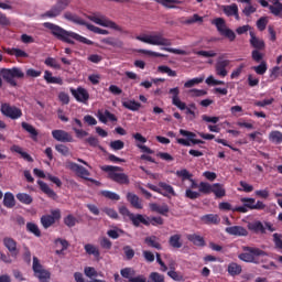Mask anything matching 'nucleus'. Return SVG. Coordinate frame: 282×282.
<instances>
[{"label":"nucleus","instance_id":"nucleus-1","mask_svg":"<svg viewBox=\"0 0 282 282\" xmlns=\"http://www.w3.org/2000/svg\"><path fill=\"white\" fill-rule=\"evenodd\" d=\"M44 28L51 31V34L57 39V41H62V43H68V45H75L74 41L78 43H84V45H94V41L74 32L67 31L62 26H58L52 22H45Z\"/></svg>","mask_w":282,"mask_h":282},{"label":"nucleus","instance_id":"nucleus-2","mask_svg":"<svg viewBox=\"0 0 282 282\" xmlns=\"http://www.w3.org/2000/svg\"><path fill=\"white\" fill-rule=\"evenodd\" d=\"M104 173H108V180L116 182V184L127 185L131 183L129 175L122 173V167L113 165H104L100 167Z\"/></svg>","mask_w":282,"mask_h":282},{"label":"nucleus","instance_id":"nucleus-3","mask_svg":"<svg viewBox=\"0 0 282 282\" xmlns=\"http://www.w3.org/2000/svg\"><path fill=\"white\" fill-rule=\"evenodd\" d=\"M87 19H89V21H93V23H96V25H101L102 28H109L110 30L120 32V34H129L128 30H124L122 26L118 25L116 22L107 19V17L100 13H93L90 15H87Z\"/></svg>","mask_w":282,"mask_h":282},{"label":"nucleus","instance_id":"nucleus-4","mask_svg":"<svg viewBox=\"0 0 282 282\" xmlns=\"http://www.w3.org/2000/svg\"><path fill=\"white\" fill-rule=\"evenodd\" d=\"M64 19H66V21H70V23H75L76 25H85V28H87V30H89L90 32H94L95 34H102V35L109 34V31H107L105 29H100L94 24H90L89 22H86L80 17H78L76 13L66 11L64 13Z\"/></svg>","mask_w":282,"mask_h":282},{"label":"nucleus","instance_id":"nucleus-5","mask_svg":"<svg viewBox=\"0 0 282 282\" xmlns=\"http://www.w3.org/2000/svg\"><path fill=\"white\" fill-rule=\"evenodd\" d=\"M243 252L238 256L240 261H245V263H259V259L257 257H267L268 253L259 248L254 247H242Z\"/></svg>","mask_w":282,"mask_h":282},{"label":"nucleus","instance_id":"nucleus-6","mask_svg":"<svg viewBox=\"0 0 282 282\" xmlns=\"http://www.w3.org/2000/svg\"><path fill=\"white\" fill-rule=\"evenodd\" d=\"M135 39L137 41L147 43L148 45H161L163 47H171V45H173V42L170 39L164 37L162 33H154L152 35H139Z\"/></svg>","mask_w":282,"mask_h":282},{"label":"nucleus","instance_id":"nucleus-7","mask_svg":"<svg viewBox=\"0 0 282 282\" xmlns=\"http://www.w3.org/2000/svg\"><path fill=\"white\" fill-rule=\"evenodd\" d=\"M0 76H2L3 80L11 85V87H17V80L14 78H25V73L19 67L12 68H2L0 70Z\"/></svg>","mask_w":282,"mask_h":282},{"label":"nucleus","instance_id":"nucleus-8","mask_svg":"<svg viewBox=\"0 0 282 282\" xmlns=\"http://www.w3.org/2000/svg\"><path fill=\"white\" fill-rule=\"evenodd\" d=\"M212 23L216 26L217 32H219L220 36L228 39L230 43H234V41L237 40V33H235L232 29L228 28L224 18H216L215 20H213Z\"/></svg>","mask_w":282,"mask_h":282},{"label":"nucleus","instance_id":"nucleus-9","mask_svg":"<svg viewBox=\"0 0 282 282\" xmlns=\"http://www.w3.org/2000/svg\"><path fill=\"white\" fill-rule=\"evenodd\" d=\"M0 113H2L4 118H10V120H19V118L23 117V110L17 106L10 105L9 102L1 104Z\"/></svg>","mask_w":282,"mask_h":282},{"label":"nucleus","instance_id":"nucleus-10","mask_svg":"<svg viewBox=\"0 0 282 282\" xmlns=\"http://www.w3.org/2000/svg\"><path fill=\"white\" fill-rule=\"evenodd\" d=\"M70 3L72 0H57L56 3L44 13V17L47 19H56V17H61V14H63L64 10L69 8Z\"/></svg>","mask_w":282,"mask_h":282},{"label":"nucleus","instance_id":"nucleus-11","mask_svg":"<svg viewBox=\"0 0 282 282\" xmlns=\"http://www.w3.org/2000/svg\"><path fill=\"white\" fill-rule=\"evenodd\" d=\"M32 270L34 272V276L41 282L50 281V279H52V273L41 264V261L36 257H33Z\"/></svg>","mask_w":282,"mask_h":282},{"label":"nucleus","instance_id":"nucleus-12","mask_svg":"<svg viewBox=\"0 0 282 282\" xmlns=\"http://www.w3.org/2000/svg\"><path fill=\"white\" fill-rule=\"evenodd\" d=\"M61 217H62L61 209L56 208V209H52L51 214L43 215L40 218V221L43 228L47 230V228H52V226H54L56 221H61Z\"/></svg>","mask_w":282,"mask_h":282},{"label":"nucleus","instance_id":"nucleus-13","mask_svg":"<svg viewBox=\"0 0 282 282\" xmlns=\"http://www.w3.org/2000/svg\"><path fill=\"white\" fill-rule=\"evenodd\" d=\"M180 134L183 135L186 139H176L177 144H182L183 147H191L192 144H204L205 142L199 140V139H195L197 138V134H195V132H191L184 129L180 130Z\"/></svg>","mask_w":282,"mask_h":282},{"label":"nucleus","instance_id":"nucleus-14","mask_svg":"<svg viewBox=\"0 0 282 282\" xmlns=\"http://www.w3.org/2000/svg\"><path fill=\"white\" fill-rule=\"evenodd\" d=\"M66 169H69V171H73V173H76L78 177H82V180H89V171L85 169L83 165H79L77 163H74L72 161L66 162Z\"/></svg>","mask_w":282,"mask_h":282},{"label":"nucleus","instance_id":"nucleus-15","mask_svg":"<svg viewBox=\"0 0 282 282\" xmlns=\"http://www.w3.org/2000/svg\"><path fill=\"white\" fill-rule=\"evenodd\" d=\"M70 94L77 100V102H83L84 105H87L89 101V91L83 87L70 88Z\"/></svg>","mask_w":282,"mask_h":282},{"label":"nucleus","instance_id":"nucleus-16","mask_svg":"<svg viewBox=\"0 0 282 282\" xmlns=\"http://www.w3.org/2000/svg\"><path fill=\"white\" fill-rule=\"evenodd\" d=\"M3 246L4 248H7V250L10 252L13 259H17V257H19L20 251H19V247H17L18 246L17 240H14L11 237H4Z\"/></svg>","mask_w":282,"mask_h":282},{"label":"nucleus","instance_id":"nucleus-17","mask_svg":"<svg viewBox=\"0 0 282 282\" xmlns=\"http://www.w3.org/2000/svg\"><path fill=\"white\" fill-rule=\"evenodd\" d=\"M52 135L57 142H74V137L65 130H53Z\"/></svg>","mask_w":282,"mask_h":282},{"label":"nucleus","instance_id":"nucleus-18","mask_svg":"<svg viewBox=\"0 0 282 282\" xmlns=\"http://www.w3.org/2000/svg\"><path fill=\"white\" fill-rule=\"evenodd\" d=\"M230 66V59H218L216 63V74L220 78H226L228 76L227 67Z\"/></svg>","mask_w":282,"mask_h":282},{"label":"nucleus","instance_id":"nucleus-19","mask_svg":"<svg viewBox=\"0 0 282 282\" xmlns=\"http://www.w3.org/2000/svg\"><path fill=\"white\" fill-rule=\"evenodd\" d=\"M227 235H231L232 237H248V229L242 226H231L225 229Z\"/></svg>","mask_w":282,"mask_h":282},{"label":"nucleus","instance_id":"nucleus-20","mask_svg":"<svg viewBox=\"0 0 282 282\" xmlns=\"http://www.w3.org/2000/svg\"><path fill=\"white\" fill-rule=\"evenodd\" d=\"M249 36H250L249 43L251 47H253L254 50H265V41L257 37V34L254 33V31H250Z\"/></svg>","mask_w":282,"mask_h":282},{"label":"nucleus","instance_id":"nucleus-21","mask_svg":"<svg viewBox=\"0 0 282 282\" xmlns=\"http://www.w3.org/2000/svg\"><path fill=\"white\" fill-rule=\"evenodd\" d=\"M150 210L152 213H158L159 215H162L163 217H169V212L171 210L166 203H163L162 205L158 203H151L150 205Z\"/></svg>","mask_w":282,"mask_h":282},{"label":"nucleus","instance_id":"nucleus-22","mask_svg":"<svg viewBox=\"0 0 282 282\" xmlns=\"http://www.w3.org/2000/svg\"><path fill=\"white\" fill-rule=\"evenodd\" d=\"M200 221L207 226H219V224H221V218L217 214H206L200 217Z\"/></svg>","mask_w":282,"mask_h":282},{"label":"nucleus","instance_id":"nucleus-23","mask_svg":"<svg viewBox=\"0 0 282 282\" xmlns=\"http://www.w3.org/2000/svg\"><path fill=\"white\" fill-rule=\"evenodd\" d=\"M130 221L135 228H140V224H143V226H151V223H149V217H144L142 214H132Z\"/></svg>","mask_w":282,"mask_h":282},{"label":"nucleus","instance_id":"nucleus-24","mask_svg":"<svg viewBox=\"0 0 282 282\" xmlns=\"http://www.w3.org/2000/svg\"><path fill=\"white\" fill-rule=\"evenodd\" d=\"M221 10L226 17H235L239 21V7L236 3L223 6Z\"/></svg>","mask_w":282,"mask_h":282},{"label":"nucleus","instance_id":"nucleus-25","mask_svg":"<svg viewBox=\"0 0 282 282\" xmlns=\"http://www.w3.org/2000/svg\"><path fill=\"white\" fill-rule=\"evenodd\" d=\"M240 202L243 204V206L235 207L234 212H237V213H248V208H250V206H254L257 199L248 198V197H242L240 199Z\"/></svg>","mask_w":282,"mask_h":282},{"label":"nucleus","instance_id":"nucleus-26","mask_svg":"<svg viewBox=\"0 0 282 282\" xmlns=\"http://www.w3.org/2000/svg\"><path fill=\"white\" fill-rule=\"evenodd\" d=\"M127 200L132 206V208H135L137 210H142V200H140V197L138 195L128 192Z\"/></svg>","mask_w":282,"mask_h":282},{"label":"nucleus","instance_id":"nucleus-27","mask_svg":"<svg viewBox=\"0 0 282 282\" xmlns=\"http://www.w3.org/2000/svg\"><path fill=\"white\" fill-rule=\"evenodd\" d=\"M37 184H39L42 193L47 195V197H50L51 199H58V195L56 194V192H54V189H52L50 187V185H47V183H45L43 181H37Z\"/></svg>","mask_w":282,"mask_h":282},{"label":"nucleus","instance_id":"nucleus-28","mask_svg":"<svg viewBox=\"0 0 282 282\" xmlns=\"http://www.w3.org/2000/svg\"><path fill=\"white\" fill-rule=\"evenodd\" d=\"M187 240L191 241L194 246H197L198 248H204L206 246V240L204 237L197 235V234H189L187 235Z\"/></svg>","mask_w":282,"mask_h":282},{"label":"nucleus","instance_id":"nucleus-29","mask_svg":"<svg viewBox=\"0 0 282 282\" xmlns=\"http://www.w3.org/2000/svg\"><path fill=\"white\" fill-rule=\"evenodd\" d=\"M21 127L23 130L26 131V133L30 134V138H32L34 140V142H36V140H39V130H36V128H34V126L23 121L21 123Z\"/></svg>","mask_w":282,"mask_h":282},{"label":"nucleus","instance_id":"nucleus-30","mask_svg":"<svg viewBox=\"0 0 282 282\" xmlns=\"http://www.w3.org/2000/svg\"><path fill=\"white\" fill-rule=\"evenodd\" d=\"M248 229L251 230V232L265 235V227L263 226V223L261 220H256L253 223L248 224Z\"/></svg>","mask_w":282,"mask_h":282},{"label":"nucleus","instance_id":"nucleus-31","mask_svg":"<svg viewBox=\"0 0 282 282\" xmlns=\"http://www.w3.org/2000/svg\"><path fill=\"white\" fill-rule=\"evenodd\" d=\"M11 153H18L19 155H21V158H23V160H26V162H34V159H32V155L28 154V152H23V148H21L18 144H13L10 148Z\"/></svg>","mask_w":282,"mask_h":282},{"label":"nucleus","instance_id":"nucleus-32","mask_svg":"<svg viewBox=\"0 0 282 282\" xmlns=\"http://www.w3.org/2000/svg\"><path fill=\"white\" fill-rule=\"evenodd\" d=\"M169 245L171 246V248H174L175 250H180V248L184 246V242H182V235L180 234L172 235L169 239Z\"/></svg>","mask_w":282,"mask_h":282},{"label":"nucleus","instance_id":"nucleus-33","mask_svg":"<svg viewBox=\"0 0 282 282\" xmlns=\"http://www.w3.org/2000/svg\"><path fill=\"white\" fill-rule=\"evenodd\" d=\"M101 43H104L105 45H110L111 47H118L119 50H122V47H124V42L116 37H104L101 40Z\"/></svg>","mask_w":282,"mask_h":282},{"label":"nucleus","instance_id":"nucleus-34","mask_svg":"<svg viewBox=\"0 0 282 282\" xmlns=\"http://www.w3.org/2000/svg\"><path fill=\"white\" fill-rule=\"evenodd\" d=\"M269 10L273 17H279L282 19V3L281 0H273V6H269Z\"/></svg>","mask_w":282,"mask_h":282},{"label":"nucleus","instance_id":"nucleus-35","mask_svg":"<svg viewBox=\"0 0 282 282\" xmlns=\"http://www.w3.org/2000/svg\"><path fill=\"white\" fill-rule=\"evenodd\" d=\"M44 80L47 85H63V78L54 77L50 70L44 72Z\"/></svg>","mask_w":282,"mask_h":282},{"label":"nucleus","instance_id":"nucleus-36","mask_svg":"<svg viewBox=\"0 0 282 282\" xmlns=\"http://www.w3.org/2000/svg\"><path fill=\"white\" fill-rule=\"evenodd\" d=\"M4 52L6 54H9V56H15V58H28V56H30L21 48H4Z\"/></svg>","mask_w":282,"mask_h":282},{"label":"nucleus","instance_id":"nucleus-37","mask_svg":"<svg viewBox=\"0 0 282 282\" xmlns=\"http://www.w3.org/2000/svg\"><path fill=\"white\" fill-rule=\"evenodd\" d=\"M99 120L104 124H107V120H110V122H118V117H116V115L111 113L109 110H105L104 113H99Z\"/></svg>","mask_w":282,"mask_h":282},{"label":"nucleus","instance_id":"nucleus-38","mask_svg":"<svg viewBox=\"0 0 282 282\" xmlns=\"http://www.w3.org/2000/svg\"><path fill=\"white\" fill-rule=\"evenodd\" d=\"M212 193H214V195L219 199H221V197H226V189L224 188V185L219 183L212 185Z\"/></svg>","mask_w":282,"mask_h":282},{"label":"nucleus","instance_id":"nucleus-39","mask_svg":"<svg viewBox=\"0 0 282 282\" xmlns=\"http://www.w3.org/2000/svg\"><path fill=\"white\" fill-rule=\"evenodd\" d=\"M122 279H126L127 282H131V279L135 276V269L127 267L120 270Z\"/></svg>","mask_w":282,"mask_h":282},{"label":"nucleus","instance_id":"nucleus-40","mask_svg":"<svg viewBox=\"0 0 282 282\" xmlns=\"http://www.w3.org/2000/svg\"><path fill=\"white\" fill-rule=\"evenodd\" d=\"M3 206H6V208H14V206H17V200L14 199V194H12L10 192H7L4 194Z\"/></svg>","mask_w":282,"mask_h":282},{"label":"nucleus","instance_id":"nucleus-41","mask_svg":"<svg viewBox=\"0 0 282 282\" xmlns=\"http://www.w3.org/2000/svg\"><path fill=\"white\" fill-rule=\"evenodd\" d=\"M145 243L149 248H155V250H162V245L158 241V237L149 236L145 238Z\"/></svg>","mask_w":282,"mask_h":282},{"label":"nucleus","instance_id":"nucleus-42","mask_svg":"<svg viewBox=\"0 0 282 282\" xmlns=\"http://www.w3.org/2000/svg\"><path fill=\"white\" fill-rule=\"evenodd\" d=\"M15 197L21 204H24L25 206H30V204L34 202V198H32V196L26 193H18Z\"/></svg>","mask_w":282,"mask_h":282},{"label":"nucleus","instance_id":"nucleus-43","mask_svg":"<svg viewBox=\"0 0 282 282\" xmlns=\"http://www.w3.org/2000/svg\"><path fill=\"white\" fill-rule=\"evenodd\" d=\"M198 193L200 195H210V193H213V185H210V183L200 182L198 184Z\"/></svg>","mask_w":282,"mask_h":282},{"label":"nucleus","instance_id":"nucleus-44","mask_svg":"<svg viewBox=\"0 0 282 282\" xmlns=\"http://www.w3.org/2000/svg\"><path fill=\"white\" fill-rule=\"evenodd\" d=\"M122 107L130 111H139L142 105L135 100L122 101Z\"/></svg>","mask_w":282,"mask_h":282},{"label":"nucleus","instance_id":"nucleus-45","mask_svg":"<svg viewBox=\"0 0 282 282\" xmlns=\"http://www.w3.org/2000/svg\"><path fill=\"white\" fill-rule=\"evenodd\" d=\"M270 142L273 144H281L282 143V132L279 130L271 131L269 134Z\"/></svg>","mask_w":282,"mask_h":282},{"label":"nucleus","instance_id":"nucleus-46","mask_svg":"<svg viewBox=\"0 0 282 282\" xmlns=\"http://www.w3.org/2000/svg\"><path fill=\"white\" fill-rule=\"evenodd\" d=\"M156 3H160L164 8L175 9V8H177L176 4L180 6V3H182V1H180V0H156Z\"/></svg>","mask_w":282,"mask_h":282},{"label":"nucleus","instance_id":"nucleus-47","mask_svg":"<svg viewBox=\"0 0 282 282\" xmlns=\"http://www.w3.org/2000/svg\"><path fill=\"white\" fill-rule=\"evenodd\" d=\"M84 249H85L86 254H94L96 259H98V257H100V250H98L97 247L91 243L85 245Z\"/></svg>","mask_w":282,"mask_h":282},{"label":"nucleus","instance_id":"nucleus-48","mask_svg":"<svg viewBox=\"0 0 282 282\" xmlns=\"http://www.w3.org/2000/svg\"><path fill=\"white\" fill-rule=\"evenodd\" d=\"M241 265H239L238 263L236 262H231L229 265H228V273L231 275V276H237L239 274H241Z\"/></svg>","mask_w":282,"mask_h":282},{"label":"nucleus","instance_id":"nucleus-49","mask_svg":"<svg viewBox=\"0 0 282 282\" xmlns=\"http://www.w3.org/2000/svg\"><path fill=\"white\" fill-rule=\"evenodd\" d=\"M252 69L258 74V76H263V74L268 72V62L262 61L258 66H253Z\"/></svg>","mask_w":282,"mask_h":282},{"label":"nucleus","instance_id":"nucleus-50","mask_svg":"<svg viewBox=\"0 0 282 282\" xmlns=\"http://www.w3.org/2000/svg\"><path fill=\"white\" fill-rule=\"evenodd\" d=\"M176 176H178L182 182H188L193 177V174L188 172V170L183 169L176 171Z\"/></svg>","mask_w":282,"mask_h":282},{"label":"nucleus","instance_id":"nucleus-51","mask_svg":"<svg viewBox=\"0 0 282 282\" xmlns=\"http://www.w3.org/2000/svg\"><path fill=\"white\" fill-rule=\"evenodd\" d=\"M26 230L28 232H31V235H34L35 237H41V229L39 228V225L34 223H26Z\"/></svg>","mask_w":282,"mask_h":282},{"label":"nucleus","instance_id":"nucleus-52","mask_svg":"<svg viewBox=\"0 0 282 282\" xmlns=\"http://www.w3.org/2000/svg\"><path fill=\"white\" fill-rule=\"evenodd\" d=\"M200 83H204V76L188 79L185 82L184 87L185 89H191L192 87H195V85H200Z\"/></svg>","mask_w":282,"mask_h":282},{"label":"nucleus","instance_id":"nucleus-53","mask_svg":"<svg viewBox=\"0 0 282 282\" xmlns=\"http://www.w3.org/2000/svg\"><path fill=\"white\" fill-rule=\"evenodd\" d=\"M158 72H160L161 74H167V76H170L171 78H175V76H177V72L171 69V67L166 65L159 66Z\"/></svg>","mask_w":282,"mask_h":282},{"label":"nucleus","instance_id":"nucleus-54","mask_svg":"<svg viewBox=\"0 0 282 282\" xmlns=\"http://www.w3.org/2000/svg\"><path fill=\"white\" fill-rule=\"evenodd\" d=\"M64 224L67 226V228H74V226L78 224V218L72 214H68L66 217H64Z\"/></svg>","mask_w":282,"mask_h":282},{"label":"nucleus","instance_id":"nucleus-55","mask_svg":"<svg viewBox=\"0 0 282 282\" xmlns=\"http://www.w3.org/2000/svg\"><path fill=\"white\" fill-rule=\"evenodd\" d=\"M159 186L161 188V192L164 191L163 193L166 195V197L169 195H173L175 197V189H173V186H171L164 182L159 183Z\"/></svg>","mask_w":282,"mask_h":282},{"label":"nucleus","instance_id":"nucleus-56","mask_svg":"<svg viewBox=\"0 0 282 282\" xmlns=\"http://www.w3.org/2000/svg\"><path fill=\"white\" fill-rule=\"evenodd\" d=\"M46 67H51L52 69H61V64L54 57H47L44 61Z\"/></svg>","mask_w":282,"mask_h":282},{"label":"nucleus","instance_id":"nucleus-57","mask_svg":"<svg viewBox=\"0 0 282 282\" xmlns=\"http://www.w3.org/2000/svg\"><path fill=\"white\" fill-rule=\"evenodd\" d=\"M101 195H102V197H106L107 199H111L112 202H120V195H118L115 192L102 191Z\"/></svg>","mask_w":282,"mask_h":282},{"label":"nucleus","instance_id":"nucleus-58","mask_svg":"<svg viewBox=\"0 0 282 282\" xmlns=\"http://www.w3.org/2000/svg\"><path fill=\"white\" fill-rule=\"evenodd\" d=\"M150 226H164V218L162 216H153L148 219Z\"/></svg>","mask_w":282,"mask_h":282},{"label":"nucleus","instance_id":"nucleus-59","mask_svg":"<svg viewBox=\"0 0 282 282\" xmlns=\"http://www.w3.org/2000/svg\"><path fill=\"white\" fill-rule=\"evenodd\" d=\"M268 23H269L268 17H261V18L257 21L256 25H257V28H258V30H259L260 32H263V31L265 30V28H268Z\"/></svg>","mask_w":282,"mask_h":282},{"label":"nucleus","instance_id":"nucleus-60","mask_svg":"<svg viewBox=\"0 0 282 282\" xmlns=\"http://www.w3.org/2000/svg\"><path fill=\"white\" fill-rule=\"evenodd\" d=\"M262 50H253L251 52V58L254 61V63H262L263 62V53H261Z\"/></svg>","mask_w":282,"mask_h":282},{"label":"nucleus","instance_id":"nucleus-61","mask_svg":"<svg viewBox=\"0 0 282 282\" xmlns=\"http://www.w3.org/2000/svg\"><path fill=\"white\" fill-rule=\"evenodd\" d=\"M110 149H112V151H122V149H124V142L122 140L111 141Z\"/></svg>","mask_w":282,"mask_h":282},{"label":"nucleus","instance_id":"nucleus-62","mask_svg":"<svg viewBox=\"0 0 282 282\" xmlns=\"http://www.w3.org/2000/svg\"><path fill=\"white\" fill-rule=\"evenodd\" d=\"M148 282H164V275L159 272H151Z\"/></svg>","mask_w":282,"mask_h":282},{"label":"nucleus","instance_id":"nucleus-63","mask_svg":"<svg viewBox=\"0 0 282 282\" xmlns=\"http://www.w3.org/2000/svg\"><path fill=\"white\" fill-rule=\"evenodd\" d=\"M185 197L187 199H199L202 197V194L199 192L192 191L191 188H187L185 191Z\"/></svg>","mask_w":282,"mask_h":282},{"label":"nucleus","instance_id":"nucleus-64","mask_svg":"<svg viewBox=\"0 0 282 282\" xmlns=\"http://www.w3.org/2000/svg\"><path fill=\"white\" fill-rule=\"evenodd\" d=\"M273 242L278 250H282V235L273 234Z\"/></svg>","mask_w":282,"mask_h":282}]
</instances>
